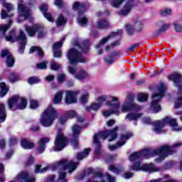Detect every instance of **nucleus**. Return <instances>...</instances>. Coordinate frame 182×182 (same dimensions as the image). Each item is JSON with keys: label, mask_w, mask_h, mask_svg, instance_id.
<instances>
[{"label": "nucleus", "mask_w": 182, "mask_h": 182, "mask_svg": "<svg viewBox=\"0 0 182 182\" xmlns=\"http://www.w3.org/2000/svg\"><path fill=\"white\" fill-rule=\"evenodd\" d=\"M60 68V65H58V63L53 62L50 65V69L52 70H58Z\"/></svg>", "instance_id": "obj_61"}, {"label": "nucleus", "mask_w": 182, "mask_h": 182, "mask_svg": "<svg viewBox=\"0 0 182 182\" xmlns=\"http://www.w3.org/2000/svg\"><path fill=\"white\" fill-rule=\"evenodd\" d=\"M19 16L21 18H23L24 21L31 18V10L28 7L25 6L23 4H18V6Z\"/></svg>", "instance_id": "obj_17"}, {"label": "nucleus", "mask_w": 182, "mask_h": 182, "mask_svg": "<svg viewBox=\"0 0 182 182\" xmlns=\"http://www.w3.org/2000/svg\"><path fill=\"white\" fill-rule=\"evenodd\" d=\"M182 107V97H179L175 102L174 107L175 109H179V107Z\"/></svg>", "instance_id": "obj_48"}, {"label": "nucleus", "mask_w": 182, "mask_h": 182, "mask_svg": "<svg viewBox=\"0 0 182 182\" xmlns=\"http://www.w3.org/2000/svg\"><path fill=\"white\" fill-rule=\"evenodd\" d=\"M104 60H105V63H107V65H112V63H113V62H114V58L112 55H109V56L105 58Z\"/></svg>", "instance_id": "obj_49"}, {"label": "nucleus", "mask_w": 182, "mask_h": 182, "mask_svg": "<svg viewBox=\"0 0 182 182\" xmlns=\"http://www.w3.org/2000/svg\"><path fill=\"white\" fill-rule=\"evenodd\" d=\"M77 166H79V163L73 162L72 161L68 162V160L66 159H62L55 163V168H61L62 170L59 172L58 182H68V179H66V171L70 173H73V171L77 168Z\"/></svg>", "instance_id": "obj_3"}, {"label": "nucleus", "mask_w": 182, "mask_h": 182, "mask_svg": "<svg viewBox=\"0 0 182 182\" xmlns=\"http://www.w3.org/2000/svg\"><path fill=\"white\" fill-rule=\"evenodd\" d=\"M0 88V97H4V96H6V93H8V87H6V84H5V82H1Z\"/></svg>", "instance_id": "obj_34"}, {"label": "nucleus", "mask_w": 182, "mask_h": 182, "mask_svg": "<svg viewBox=\"0 0 182 182\" xmlns=\"http://www.w3.org/2000/svg\"><path fill=\"white\" fill-rule=\"evenodd\" d=\"M170 24H163L159 29V32L161 33V32H166V31H167V29L170 28Z\"/></svg>", "instance_id": "obj_53"}, {"label": "nucleus", "mask_w": 182, "mask_h": 182, "mask_svg": "<svg viewBox=\"0 0 182 182\" xmlns=\"http://www.w3.org/2000/svg\"><path fill=\"white\" fill-rule=\"evenodd\" d=\"M6 119V111L5 110V105L0 104V122H4Z\"/></svg>", "instance_id": "obj_33"}, {"label": "nucleus", "mask_w": 182, "mask_h": 182, "mask_svg": "<svg viewBox=\"0 0 182 182\" xmlns=\"http://www.w3.org/2000/svg\"><path fill=\"white\" fill-rule=\"evenodd\" d=\"M89 41H86L82 43L77 44L75 48L68 50L67 58L70 65H77V63H85L87 62L86 58L82 56L80 52H87L89 49Z\"/></svg>", "instance_id": "obj_2"}, {"label": "nucleus", "mask_w": 182, "mask_h": 182, "mask_svg": "<svg viewBox=\"0 0 182 182\" xmlns=\"http://www.w3.org/2000/svg\"><path fill=\"white\" fill-rule=\"evenodd\" d=\"M89 77V73L85 70H80L75 75V79L77 80H85Z\"/></svg>", "instance_id": "obj_28"}, {"label": "nucleus", "mask_w": 182, "mask_h": 182, "mask_svg": "<svg viewBox=\"0 0 182 182\" xmlns=\"http://www.w3.org/2000/svg\"><path fill=\"white\" fill-rule=\"evenodd\" d=\"M68 72L70 75H73L75 77V75H76V68L75 67L70 66L68 68Z\"/></svg>", "instance_id": "obj_63"}, {"label": "nucleus", "mask_w": 182, "mask_h": 182, "mask_svg": "<svg viewBox=\"0 0 182 182\" xmlns=\"http://www.w3.org/2000/svg\"><path fill=\"white\" fill-rule=\"evenodd\" d=\"M176 147H182V142L178 141L175 143L172 146L168 145H164L157 149L153 151L150 149H144L141 152H134L129 155V161H137L140 160L141 157L144 159H149V157H154V156H159L155 159L156 163H161L166 157L171 156L173 153L176 151L174 149Z\"/></svg>", "instance_id": "obj_1"}, {"label": "nucleus", "mask_w": 182, "mask_h": 182, "mask_svg": "<svg viewBox=\"0 0 182 182\" xmlns=\"http://www.w3.org/2000/svg\"><path fill=\"white\" fill-rule=\"evenodd\" d=\"M129 170L132 171H149V173H157L160 171V168L154 166V165L150 164H144L141 165L140 161H136L133 165L129 168Z\"/></svg>", "instance_id": "obj_10"}, {"label": "nucleus", "mask_w": 182, "mask_h": 182, "mask_svg": "<svg viewBox=\"0 0 182 182\" xmlns=\"http://www.w3.org/2000/svg\"><path fill=\"white\" fill-rule=\"evenodd\" d=\"M110 171L112 173H115V174H117L122 171V168L120 167H117L116 165H110L109 167Z\"/></svg>", "instance_id": "obj_44"}, {"label": "nucleus", "mask_w": 182, "mask_h": 182, "mask_svg": "<svg viewBox=\"0 0 182 182\" xmlns=\"http://www.w3.org/2000/svg\"><path fill=\"white\" fill-rule=\"evenodd\" d=\"M38 69H46V62L43 61L37 64Z\"/></svg>", "instance_id": "obj_64"}, {"label": "nucleus", "mask_w": 182, "mask_h": 182, "mask_svg": "<svg viewBox=\"0 0 182 182\" xmlns=\"http://www.w3.org/2000/svg\"><path fill=\"white\" fill-rule=\"evenodd\" d=\"M11 25H12V21H9V23L6 25H0V33L3 36L5 35V32L11 28Z\"/></svg>", "instance_id": "obj_38"}, {"label": "nucleus", "mask_w": 182, "mask_h": 182, "mask_svg": "<svg viewBox=\"0 0 182 182\" xmlns=\"http://www.w3.org/2000/svg\"><path fill=\"white\" fill-rule=\"evenodd\" d=\"M123 31L118 30L117 32L112 33L110 36H108L104 38H102L100 42L95 46V48L97 49V52L98 55H102L103 53V50H102V46H105V43H107L112 36H116L117 35H122Z\"/></svg>", "instance_id": "obj_15"}, {"label": "nucleus", "mask_w": 182, "mask_h": 182, "mask_svg": "<svg viewBox=\"0 0 182 182\" xmlns=\"http://www.w3.org/2000/svg\"><path fill=\"white\" fill-rule=\"evenodd\" d=\"M39 25H34L32 27L28 26H25V30L26 31L28 36L33 37L36 34V32L39 30Z\"/></svg>", "instance_id": "obj_27"}, {"label": "nucleus", "mask_w": 182, "mask_h": 182, "mask_svg": "<svg viewBox=\"0 0 182 182\" xmlns=\"http://www.w3.org/2000/svg\"><path fill=\"white\" fill-rule=\"evenodd\" d=\"M21 146L26 150H31V149H33V147H35V144L33 142H31V141H28L26 139H23L21 141Z\"/></svg>", "instance_id": "obj_31"}, {"label": "nucleus", "mask_w": 182, "mask_h": 182, "mask_svg": "<svg viewBox=\"0 0 182 182\" xmlns=\"http://www.w3.org/2000/svg\"><path fill=\"white\" fill-rule=\"evenodd\" d=\"M181 75L178 73H175L171 76H169V80H173L174 82V86L177 87L179 90L180 93L182 94V82H181Z\"/></svg>", "instance_id": "obj_18"}, {"label": "nucleus", "mask_w": 182, "mask_h": 182, "mask_svg": "<svg viewBox=\"0 0 182 182\" xmlns=\"http://www.w3.org/2000/svg\"><path fill=\"white\" fill-rule=\"evenodd\" d=\"M40 10L41 11V12H44L43 13L44 18H46V19L48 22H53V17H52V14H50V13L46 12L48 11V5L43 4L40 7Z\"/></svg>", "instance_id": "obj_26"}, {"label": "nucleus", "mask_w": 182, "mask_h": 182, "mask_svg": "<svg viewBox=\"0 0 182 182\" xmlns=\"http://www.w3.org/2000/svg\"><path fill=\"white\" fill-rule=\"evenodd\" d=\"M14 35L15 31H11L10 36H6V39L7 42H18V53H23L25 52V46H26V34L23 33V31L20 30L18 37H14Z\"/></svg>", "instance_id": "obj_8"}, {"label": "nucleus", "mask_w": 182, "mask_h": 182, "mask_svg": "<svg viewBox=\"0 0 182 182\" xmlns=\"http://www.w3.org/2000/svg\"><path fill=\"white\" fill-rule=\"evenodd\" d=\"M80 130H82V127H79L77 124H75L73 127V137L72 144L74 146L75 149L77 148V143L79 141L77 140V137H79V134L80 133Z\"/></svg>", "instance_id": "obj_20"}, {"label": "nucleus", "mask_w": 182, "mask_h": 182, "mask_svg": "<svg viewBox=\"0 0 182 182\" xmlns=\"http://www.w3.org/2000/svg\"><path fill=\"white\" fill-rule=\"evenodd\" d=\"M132 9H133V1L125 3L122 9L119 11V16H126L128 14H130Z\"/></svg>", "instance_id": "obj_23"}, {"label": "nucleus", "mask_w": 182, "mask_h": 182, "mask_svg": "<svg viewBox=\"0 0 182 182\" xmlns=\"http://www.w3.org/2000/svg\"><path fill=\"white\" fill-rule=\"evenodd\" d=\"M149 99V95L147 94H139L137 100L138 102H146Z\"/></svg>", "instance_id": "obj_45"}, {"label": "nucleus", "mask_w": 182, "mask_h": 182, "mask_svg": "<svg viewBox=\"0 0 182 182\" xmlns=\"http://www.w3.org/2000/svg\"><path fill=\"white\" fill-rule=\"evenodd\" d=\"M166 92V85L161 82L156 89V92L152 95V102L151 103L150 110L152 113H159L161 110V106L159 103L164 96Z\"/></svg>", "instance_id": "obj_5"}, {"label": "nucleus", "mask_w": 182, "mask_h": 182, "mask_svg": "<svg viewBox=\"0 0 182 182\" xmlns=\"http://www.w3.org/2000/svg\"><path fill=\"white\" fill-rule=\"evenodd\" d=\"M16 178L21 182H35V178L26 171L19 173Z\"/></svg>", "instance_id": "obj_22"}, {"label": "nucleus", "mask_w": 182, "mask_h": 182, "mask_svg": "<svg viewBox=\"0 0 182 182\" xmlns=\"http://www.w3.org/2000/svg\"><path fill=\"white\" fill-rule=\"evenodd\" d=\"M107 99V98L106 97L105 95H102V96L99 97L97 100L98 102V104L101 105V106H102L103 105V102H106Z\"/></svg>", "instance_id": "obj_57"}, {"label": "nucleus", "mask_w": 182, "mask_h": 182, "mask_svg": "<svg viewBox=\"0 0 182 182\" xmlns=\"http://www.w3.org/2000/svg\"><path fill=\"white\" fill-rule=\"evenodd\" d=\"M9 79L10 82H11L12 83H15V82H18V80H19L20 77L18 74L12 73L9 75Z\"/></svg>", "instance_id": "obj_43"}, {"label": "nucleus", "mask_w": 182, "mask_h": 182, "mask_svg": "<svg viewBox=\"0 0 182 182\" xmlns=\"http://www.w3.org/2000/svg\"><path fill=\"white\" fill-rule=\"evenodd\" d=\"M67 144L68 140L66 139V137L63 136V134H62V129H58V134L55 140L54 151H56V150H63V149H65V147L66 146Z\"/></svg>", "instance_id": "obj_14"}, {"label": "nucleus", "mask_w": 182, "mask_h": 182, "mask_svg": "<svg viewBox=\"0 0 182 182\" xmlns=\"http://www.w3.org/2000/svg\"><path fill=\"white\" fill-rule=\"evenodd\" d=\"M109 26V22L106 20H100L97 22V27L100 29H105Z\"/></svg>", "instance_id": "obj_39"}, {"label": "nucleus", "mask_w": 182, "mask_h": 182, "mask_svg": "<svg viewBox=\"0 0 182 182\" xmlns=\"http://www.w3.org/2000/svg\"><path fill=\"white\" fill-rule=\"evenodd\" d=\"M89 99V93H85L81 96V102L82 103H86L87 100Z\"/></svg>", "instance_id": "obj_60"}, {"label": "nucleus", "mask_w": 182, "mask_h": 182, "mask_svg": "<svg viewBox=\"0 0 182 182\" xmlns=\"http://www.w3.org/2000/svg\"><path fill=\"white\" fill-rule=\"evenodd\" d=\"M50 168V166H47L42 168V166L36 165L35 168V173L36 174H38L39 173H45V171H48V170H49Z\"/></svg>", "instance_id": "obj_37"}, {"label": "nucleus", "mask_w": 182, "mask_h": 182, "mask_svg": "<svg viewBox=\"0 0 182 182\" xmlns=\"http://www.w3.org/2000/svg\"><path fill=\"white\" fill-rule=\"evenodd\" d=\"M50 141V139L48 137L42 138L38 142V153L42 154L43 151H45V149H46V143H49Z\"/></svg>", "instance_id": "obj_25"}, {"label": "nucleus", "mask_w": 182, "mask_h": 182, "mask_svg": "<svg viewBox=\"0 0 182 182\" xmlns=\"http://www.w3.org/2000/svg\"><path fill=\"white\" fill-rule=\"evenodd\" d=\"M11 16H14V14H9L8 12L5 10H2L1 12V19H6V18H11Z\"/></svg>", "instance_id": "obj_47"}, {"label": "nucleus", "mask_w": 182, "mask_h": 182, "mask_svg": "<svg viewBox=\"0 0 182 182\" xmlns=\"http://www.w3.org/2000/svg\"><path fill=\"white\" fill-rule=\"evenodd\" d=\"M132 137V134H126L121 135L120 141L117 143V144L109 146V150H116V149H119V147H122V146H124L126 144L127 140Z\"/></svg>", "instance_id": "obj_21"}, {"label": "nucleus", "mask_w": 182, "mask_h": 182, "mask_svg": "<svg viewBox=\"0 0 182 182\" xmlns=\"http://www.w3.org/2000/svg\"><path fill=\"white\" fill-rule=\"evenodd\" d=\"M62 99H63V91H58L54 95L53 102L54 105H59L62 102Z\"/></svg>", "instance_id": "obj_30"}, {"label": "nucleus", "mask_w": 182, "mask_h": 182, "mask_svg": "<svg viewBox=\"0 0 182 182\" xmlns=\"http://www.w3.org/2000/svg\"><path fill=\"white\" fill-rule=\"evenodd\" d=\"M117 130H119V127H116L112 130L100 132L94 136V143L95 144V154L99 156V154L102 153V149L100 147V142L99 140H106L107 137H109V141L116 140V139H117V134H116Z\"/></svg>", "instance_id": "obj_4"}, {"label": "nucleus", "mask_w": 182, "mask_h": 182, "mask_svg": "<svg viewBox=\"0 0 182 182\" xmlns=\"http://www.w3.org/2000/svg\"><path fill=\"white\" fill-rule=\"evenodd\" d=\"M39 103H38V101L31 100L30 102V107L31 109H36V107H38Z\"/></svg>", "instance_id": "obj_55"}, {"label": "nucleus", "mask_w": 182, "mask_h": 182, "mask_svg": "<svg viewBox=\"0 0 182 182\" xmlns=\"http://www.w3.org/2000/svg\"><path fill=\"white\" fill-rule=\"evenodd\" d=\"M57 116L58 112L56 109L52 105H50L41 115L40 123L43 127H50L53 124V122H55Z\"/></svg>", "instance_id": "obj_6"}, {"label": "nucleus", "mask_w": 182, "mask_h": 182, "mask_svg": "<svg viewBox=\"0 0 182 182\" xmlns=\"http://www.w3.org/2000/svg\"><path fill=\"white\" fill-rule=\"evenodd\" d=\"M66 114H67V117H69L70 119L76 117V112L73 110L68 111Z\"/></svg>", "instance_id": "obj_58"}, {"label": "nucleus", "mask_w": 182, "mask_h": 182, "mask_svg": "<svg viewBox=\"0 0 182 182\" xmlns=\"http://www.w3.org/2000/svg\"><path fill=\"white\" fill-rule=\"evenodd\" d=\"M119 45H120V41H115L114 43H113L110 46H107L105 48V51L109 52V50H110V49H113L114 46H119Z\"/></svg>", "instance_id": "obj_46"}, {"label": "nucleus", "mask_w": 182, "mask_h": 182, "mask_svg": "<svg viewBox=\"0 0 182 182\" xmlns=\"http://www.w3.org/2000/svg\"><path fill=\"white\" fill-rule=\"evenodd\" d=\"M38 32V38H43L45 36V31L42 27H39Z\"/></svg>", "instance_id": "obj_62"}, {"label": "nucleus", "mask_w": 182, "mask_h": 182, "mask_svg": "<svg viewBox=\"0 0 182 182\" xmlns=\"http://www.w3.org/2000/svg\"><path fill=\"white\" fill-rule=\"evenodd\" d=\"M63 41L65 39H63L62 41L58 42L57 43L54 44L53 46V50L54 52V58H60L62 56V51H60V48H62L63 45Z\"/></svg>", "instance_id": "obj_24"}, {"label": "nucleus", "mask_w": 182, "mask_h": 182, "mask_svg": "<svg viewBox=\"0 0 182 182\" xmlns=\"http://www.w3.org/2000/svg\"><path fill=\"white\" fill-rule=\"evenodd\" d=\"M134 96L132 94L127 95L124 102L121 107L122 113L130 112L131 110H140L141 107L134 104Z\"/></svg>", "instance_id": "obj_12"}, {"label": "nucleus", "mask_w": 182, "mask_h": 182, "mask_svg": "<svg viewBox=\"0 0 182 182\" xmlns=\"http://www.w3.org/2000/svg\"><path fill=\"white\" fill-rule=\"evenodd\" d=\"M124 28L128 35H129L130 36L134 35V29H136V28L134 27V23H127L125 24Z\"/></svg>", "instance_id": "obj_32"}, {"label": "nucleus", "mask_w": 182, "mask_h": 182, "mask_svg": "<svg viewBox=\"0 0 182 182\" xmlns=\"http://www.w3.org/2000/svg\"><path fill=\"white\" fill-rule=\"evenodd\" d=\"M27 82L29 85H35V83H39V79L35 77H31L28 78Z\"/></svg>", "instance_id": "obj_52"}, {"label": "nucleus", "mask_w": 182, "mask_h": 182, "mask_svg": "<svg viewBox=\"0 0 182 182\" xmlns=\"http://www.w3.org/2000/svg\"><path fill=\"white\" fill-rule=\"evenodd\" d=\"M174 26V30L176 31V32H178L181 33L182 32V25L178 23H175L173 24Z\"/></svg>", "instance_id": "obj_56"}, {"label": "nucleus", "mask_w": 182, "mask_h": 182, "mask_svg": "<svg viewBox=\"0 0 182 182\" xmlns=\"http://www.w3.org/2000/svg\"><path fill=\"white\" fill-rule=\"evenodd\" d=\"M102 107V104H99L98 102H93L90 107H87V111L90 112V110H94V112H97Z\"/></svg>", "instance_id": "obj_35"}, {"label": "nucleus", "mask_w": 182, "mask_h": 182, "mask_svg": "<svg viewBox=\"0 0 182 182\" xmlns=\"http://www.w3.org/2000/svg\"><path fill=\"white\" fill-rule=\"evenodd\" d=\"M89 153H90V149H85L82 153H78L77 154V160H82L85 157H87L89 156Z\"/></svg>", "instance_id": "obj_36"}, {"label": "nucleus", "mask_w": 182, "mask_h": 182, "mask_svg": "<svg viewBox=\"0 0 182 182\" xmlns=\"http://www.w3.org/2000/svg\"><path fill=\"white\" fill-rule=\"evenodd\" d=\"M67 20L63 15H60L57 19V26H62L66 25Z\"/></svg>", "instance_id": "obj_42"}, {"label": "nucleus", "mask_w": 182, "mask_h": 182, "mask_svg": "<svg viewBox=\"0 0 182 182\" xmlns=\"http://www.w3.org/2000/svg\"><path fill=\"white\" fill-rule=\"evenodd\" d=\"M3 6H4V8H6L8 13L12 12V11H14V6L11 4L4 3L3 4Z\"/></svg>", "instance_id": "obj_51"}, {"label": "nucleus", "mask_w": 182, "mask_h": 182, "mask_svg": "<svg viewBox=\"0 0 182 182\" xmlns=\"http://www.w3.org/2000/svg\"><path fill=\"white\" fill-rule=\"evenodd\" d=\"M119 98L117 97H111V101L106 102V106L111 107V109L102 111V115L105 117H109V116H112V114H116L117 116L120 114V103H113V102H117Z\"/></svg>", "instance_id": "obj_9"}, {"label": "nucleus", "mask_w": 182, "mask_h": 182, "mask_svg": "<svg viewBox=\"0 0 182 182\" xmlns=\"http://www.w3.org/2000/svg\"><path fill=\"white\" fill-rule=\"evenodd\" d=\"M168 124L173 132H180L181 127H178V124L176 122V119L171 117H166L162 121H156L154 123V132L155 133H161V129Z\"/></svg>", "instance_id": "obj_7"}, {"label": "nucleus", "mask_w": 182, "mask_h": 182, "mask_svg": "<svg viewBox=\"0 0 182 182\" xmlns=\"http://www.w3.org/2000/svg\"><path fill=\"white\" fill-rule=\"evenodd\" d=\"M1 58H6V63L9 68H12L15 63V59L8 50H4L1 53Z\"/></svg>", "instance_id": "obj_19"}, {"label": "nucleus", "mask_w": 182, "mask_h": 182, "mask_svg": "<svg viewBox=\"0 0 182 182\" xmlns=\"http://www.w3.org/2000/svg\"><path fill=\"white\" fill-rule=\"evenodd\" d=\"M123 2H124V0H114L112 6H114V8H120Z\"/></svg>", "instance_id": "obj_50"}, {"label": "nucleus", "mask_w": 182, "mask_h": 182, "mask_svg": "<svg viewBox=\"0 0 182 182\" xmlns=\"http://www.w3.org/2000/svg\"><path fill=\"white\" fill-rule=\"evenodd\" d=\"M73 9L74 11H77L78 12V17H77V22L81 25H86L87 23V18L83 15L85 12H86V4H80L76 1L73 5Z\"/></svg>", "instance_id": "obj_13"}, {"label": "nucleus", "mask_w": 182, "mask_h": 182, "mask_svg": "<svg viewBox=\"0 0 182 182\" xmlns=\"http://www.w3.org/2000/svg\"><path fill=\"white\" fill-rule=\"evenodd\" d=\"M80 91H66V97L65 99V102L67 105H72L73 103H76L77 102V98L76 97L77 95H79Z\"/></svg>", "instance_id": "obj_16"}, {"label": "nucleus", "mask_w": 182, "mask_h": 182, "mask_svg": "<svg viewBox=\"0 0 182 182\" xmlns=\"http://www.w3.org/2000/svg\"><path fill=\"white\" fill-rule=\"evenodd\" d=\"M33 52H37L38 56H43V53L42 52V48L37 46H33L31 48L29 53H33Z\"/></svg>", "instance_id": "obj_41"}, {"label": "nucleus", "mask_w": 182, "mask_h": 182, "mask_svg": "<svg viewBox=\"0 0 182 182\" xmlns=\"http://www.w3.org/2000/svg\"><path fill=\"white\" fill-rule=\"evenodd\" d=\"M66 77V75L65 74H59L58 75V81L59 83H63L65 82V79Z\"/></svg>", "instance_id": "obj_59"}, {"label": "nucleus", "mask_w": 182, "mask_h": 182, "mask_svg": "<svg viewBox=\"0 0 182 182\" xmlns=\"http://www.w3.org/2000/svg\"><path fill=\"white\" fill-rule=\"evenodd\" d=\"M143 116V114H139V113H134V112H131L129 113L126 117L125 119L129 120V122L132 121H137L140 117Z\"/></svg>", "instance_id": "obj_29"}, {"label": "nucleus", "mask_w": 182, "mask_h": 182, "mask_svg": "<svg viewBox=\"0 0 182 182\" xmlns=\"http://www.w3.org/2000/svg\"><path fill=\"white\" fill-rule=\"evenodd\" d=\"M8 105L9 109L17 107L20 110H23V109H26V106H28V101H26L25 98L15 95L9 100Z\"/></svg>", "instance_id": "obj_11"}, {"label": "nucleus", "mask_w": 182, "mask_h": 182, "mask_svg": "<svg viewBox=\"0 0 182 182\" xmlns=\"http://www.w3.org/2000/svg\"><path fill=\"white\" fill-rule=\"evenodd\" d=\"M170 14H171V9H165L160 11L161 16H167V15H170Z\"/></svg>", "instance_id": "obj_54"}, {"label": "nucleus", "mask_w": 182, "mask_h": 182, "mask_svg": "<svg viewBox=\"0 0 182 182\" xmlns=\"http://www.w3.org/2000/svg\"><path fill=\"white\" fill-rule=\"evenodd\" d=\"M134 24L136 32H141V31H143V21L136 20L134 21Z\"/></svg>", "instance_id": "obj_40"}]
</instances>
